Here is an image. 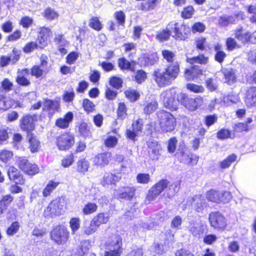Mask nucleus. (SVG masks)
Instances as JSON below:
<instances>
[{"instance_id":"5fc2aeb1","label":"nucleus","mask_w":256,"mask_h":256,"mask_svg":"<svg viewBox=\"0 0 256 256\" xmlns=\"http://www.w3.org/2000/svg\"><path fill=\"white\" fill-rule=\"evenodd\" d=\"M170 35V30L168 28H166L158 32L156 35V38L161 41L166 40L169 38Z\"/></svg>"},{"instance_id":"680f3d73","label":"nucleus","mask_w":256,"mask_h":256,"mask_svg":"<svg viewBox=\"0 0 256 256\" xmlns=\"http://www.w3.org/2000/svg\"><path fill=\"white\" fill-rule=\"evenodd\" d=\"M12 156V152L4 150L0 153V160L3 162H6L10 160Z\"/></svg>"},{"instance_id":"a878e982","label":"nucleus","mask_w":256,"mask_h":256,"mask_svg":"<svg viewBox=\"0 0 256 256\" xmlns=\"http://www.w3.org/2000/svg\"><path fill=\"white\" fill-rule=\"evenodd\" d=\"M189 232L196 237H199L203 234V226L196 222H190L188 226Z\"/></svg>"},{"instance_id":"c756f323","label":"nucleus","mask_w":256,"mask_h":256,"mask_svg":"<svg viewBox=\"0 0 256 256\" xmlns=\"http://www.w3.org/2000/svg\"><path fill=\"white\" fill-rule=\"evenodd\" d=\"M98 226L92 220L90 222H86L83 226L84 232L87 235H90L96 232Z\"/></svg>"},{"instance_id":"412c9836","label":"nucleus","mask_w":256,"mask_h":256,"mask_svg":"<svg viewBox=\"0 0 256 256\" xmlns=\"http://www.w3.org/2000/svg\"><path fill=\"white\" fill-rule=\"evenodd\" d=\"M242 18V14L239 13L234 16L228 15L222 16L219 18L218 24L221 26H227L230 24L236 23V18Z\"/></svg>"},{"instance_id":"6e6552de","label":"nucleus","mask_w":256,"mask_h":256,"mask_svg":"<svg viewBox=\"0 0 256 256\" xmlns=\"http://www.w3.org/2000/svg\"><path fill=\"white\" fill-rule=\"evenodd\" d=\"M74 136L70 132H64L57 138L56 144L60 150L70 148L74 143Z\"/></svg>"},{"instance_id":"a18cd8bd","label":"nucleus","mask_w":256,"mask_h":256,"mask_svg":"<svg viewBox=\"0 0 256 256\" xmlns=\"http://www.w3.org/2000/svg\"><path fill=\"white\" fill-rule=\"evenodd\" d=\"M236 156L234 154L229 156L226 160L220 162V168H228L230 164L236 160Z\"/></svg>"},{"instance_id":"4d7b16f0","label":"nucleus","mask_w":256,"mask_h":256,"mask_svg":"<svg viewBox=\"0 0 256 256\" xmlns=\"http://www.w3.org/2000/svg\"><path fill=\"white\" fill-rule=\"evenodd\" d=\"M89 26L92 28L96 30H100L102 28L100 22L98 18L96 17H93L90 20Z\"/></svg>"},{"instance_id":"6e6d98bb","label":"nucleus","mask_w":256,"mask_h":256,"mask_svg":"<svg viewBox=\"0 0 256 256\" xmlns=\"http://www.w3.org/2000/svg\"><path fill=\"white\" fill-rule=\"evenodd\" d=\"M110 84L114 88L118 89L122 86V80L120 78L112 76L110 79Z\"/></svg>"},{"instance_id":"6ab92c4d","label":"nucleus","mask_w":256,"mask_h":256,"mask_svg":"<svg viewBox=\"0 0 256 256\" xmlns=\"http://www.w3.org/2000/svg\"><path fill=\"white\" fill-rule=\"evenodd\" d=\"M244 101L248 107L256 106V88L252 86L248 88L244 97Z\"/></svg>"},{"instance_id":"09e8293b","label":"nucleus","mask_w":256,"mask_h":256,"mask_svg":"<svg viewBox=\"0 0 256 256\" xmlns=\"http://www.w3.org/2000/svg\"><path fill=\"white\" fill-rule=\"evenodd\" d=\"M45 72L44 68L40 66L35 65L31 69V74L38 78L42 76Z\"/></svg>"},{"instance_id":"2eb2a0df","label":"nucleus","mask_w":256,"mask_h":256,"mask_svg":"<svg viewBox=\"0 0 256 256\" xmlns=\"http://www.w3.org/2000/svg\"><path fill=\"white\" fill-rule=\"evenodd\" d=\"M191 204L196 212H201L208 206L205 199L201 195H196L192 198Z\"/></svg>"},{"instance_id":"7ed1b4c3","label":"nucleus","mask_w":256,"mask_h":256,"mask_svg":"<svg viewBox=\"0 0 256 256\" xmlns=\"http://www.w3.org/2000/svg\"><path fill=\"white\" fill-rule=\"evenodd\" d=\"M156 115L162 132H170L174 129L176 122L172 114L164 110H160Z\"/></svg>"},{"instance_id":"69168bd1","label":"nucleus","mask_w":256,"mask_h":256,"mask_svg":"<svg viewBox=\"0 0 256 256\" xmlns=\"http://www.w3.org/2000/svg\"><path fill=\"white\" fill-rule=\"evenodd\" d=\"M74 162V156L72 154L66 156L62 160V165L65 168L68 167L72 164Z\"/></svg>"},{"instance_id":"72a5a7b5","label":"nucleus","mask_w":256,"mask_h":256,"mask_svg":"<svg viewBox=\"0 0 256 256\" xmlns=\"http://www.w3.org/2000/svg\"><path fill=\"white\" fill-rule=\"evenodd\" d=\"M158 107V102L154 100L146 104L144 112L146 114H150L154 112Z\"/></svg>"},{"instance_id":"de8ad7c7","label":"nucleus","mask_w":256,"mask_h":256,"mask_svg":"<svg viewBox=\"0 0 256 256\" xmlns=\"http://www.w3.org/2000/svg\"><path fill=\"white\" fill-rule=\"evenodd\" d=\"M118 118L123 120L127 116L126 108L124 103L121 102L118 104L117 110Z\"/></svg>"},{"instance_id":"c85d7f7f","label":"nucleus","mask_w":256,"mask_h":256,"mask_svg":"<svg viewBox=\"0 0 256 256\" xmlns=\"http://www.w3.org/2000/svg\"><path fill=\"white\" fill-rule=\"evenodd\" d=\"M90 168V163L84 158H80L76 162V170L78 172L84 174Z\"/></svg>"},{"instance_id":"ddd939ff","label":"nucleus","mask_w":256,"mask_h":256,"mask_svg":"<svg viewBox=\"0 0 256 256\" xmlns=\"http://www.w3.org/2000/svg\"><path fill=\"white\" fill-rule=\"evenodd\" d=\"M20 126L22 130L27 132V136L28 135L34 128L33 117L30 115L24 116L20 120Z\"/></svg>"},{"instance_id":"9b49d317","label":"nucleus","mask_w":256,"mask_h":256,"mask_svg":"<svg viewBox=\"0 0 256 256\" xmlns=\"http://www.w3.org/2000/svg\"><path fill=\"white\" fill-rule=\"evenodd\" d=\"M169 182L166 180H162L149 190L147 198L149 200L155 199L168 187Z\"/></svg>"},{"instance_id":"bb28decb","label":"nucleus","mask_w":256,"mask_h":256,"mask_svg":"<svg viewBox=\"0 0 256 256\" xmlns=\"http://www.w3.org/2000/svg\"><path fill=\"white\" fill-rule=\"evenodd\" d=\"M186 62L193 65L195 64H206L208 63V57L202 54L196 56L187 58Z\"/></svg>"},{"instance_id":"7c9ffc66","label":"nucleus","mask_w":256,"mask_h":256,"mask_svg":"<svg viewBox=\"0 0 256 256\" xmlns=\"http://www.w3.org/2000/svg\"><path fill=\"white\" fill-rule=\"evenodd\" d=\"M158 57L156 53H152L151 54L144 55L142 58V62L144 66H152L158 60Z\"/></svg>"},{"instance_id":"603ef678","label":"nucleus","mask_w":256,"mask_h":256,"mask_svg":"<svg viewBox=\"0 0 256 256\" xmlns=\"http://www.w3.org/2000/svg\"><path fill=\"white\" fill-rule=\"evenodd\" d=\"M178 142V140L176 137L171 138L168 142V151L170 153H173L174 152L176 144Z\"/></svg>"},{"instance_id":"79ce46f5","label":"nucleus","mask_w":256,"mask_h":256,"mask_svg":"<svg viewBox=\"0 0 256 256\" xmlns=\"http://www.w3.org/2000/svg\"><path fill=\"white\" fill-rule=\"evenodd\" d=\"M156 0H148L145 3H142L140 9L142 10H150L154 8Z\"/></svg>"},{"instance_id":"338daca9","label":"nucleus","mask_w":256,"mask_h":256,"mask_svg":"<svg viewBox=\"0 0 256 256\" xmlns=\"http://www.w3.org/2000/svg\"><path fill=\"white\" fill-rule=\"evenodd\" d=\"M28 172H26L25 173L30 175H34L38 174L39 172V168L37 165L31 163L28 164Z\"/></svg>"},{"instance_id":"39448f33","label":"nucleus","mask_w":256,"mask_h":256,"mask_svg":"<svg viewBox=\"0 0 256 256\" xmlns=\"http://www.w3.org/2000/svg\"><path fill=\"white\" fill-rule=\"evenodd\" d=\"M68 236L69 232L64 226H57L50 232L51 239L58 244L66 243Z\"/></svg>"},{"instance_id":"a211bd4d","label":"nucleus","mask_w":256,"mask_h":256,"mask_svg":"<svg viewBox=\"0 0 256 256\" xmlns=\"http://www.w3.org/2000/svg\"><path fill=\"white\" fill-rule=\"evenodd\" d=\"M174 32L176 39L184 40L187 38L189 28L185 24L179 25L178 23L174 24Z\"/></svg>"},{"instance_id":"c9c22d12","label":"nucleus","mask_w":256,"mask_h":256,"mask_svg":"<svg viewBox=\"0 0 256 256\" xmlns=\"http://www.w3.org/2000/svg\"><path fill=\"white\" fill-rule=\"evenodd\" d=\"M92 220L99 227L101 224H106L108 221L109 215L107 213H100L94 216Z\"/></svg>"},{"instance_id":"f03ea898","label":"nucleus","mask_w":256,"mask_h":256,"mask_svg":"<svg viewBox=\"0 0 256 256\" xmlns=\"http://www.w3.org/2000/svg\"><path fill=\"white\" fill-rule=\"evenodd\" d=\"M176 95L174 89H169L163 92L160 95V100L162 102L164 106L173 111L176 110L178 108L180 102V96L176 99Z\"/></svg>"},{"instance_id":"49530a36","label":"nucleus","mask_w":256,"mask_h":256,"mask_svg":"<svg viewBox=\"0 0 256 256\" xmlns=\"http://www.w3.org/2000/svg\"><path fill=\"white\" fill-rule=\"evenodd\" d=\"M136 180L138 183L146 184L150 182V178L148 174L140 173L136 176Z\"/></svg>"},{"instance_id":"f704fd0d","label":"nucleus","mask_w":256,"mask_h":256,"mask_svg":"<svg viewBox=\"0 0 256 256\" xmlns=\"http://www.w3.org/2000/svg\"><path fill=\"white\" fill-rule=\"evenodd\" d=\"M194 44L196 48L200 50H206L207 48H209L206 40L204 37L198 38L195 40Z\"/></svg>"},{"instance_id":"dca6fc26","label":"nucleus","mask_w":256,"mask_h":256,"mask_svg":"<svg viewBox=\"0 0 256 256\" xmlns=\"http://www.w3.org/2000/svg\"><path fill=\"white\" fill-rule=\"evenodd\" d=\"M111 153L106 152L97 154L94 158L93 162L95 165L102 168L108 164L109 162L111 160Z\"/></svg>"},{"instance_id":"ea45409f","label":"nucleus","mask_w":256,"mask_h":256,"mask_svg":"<svg viewBox=\"0 0 256 256\" xmlns=\"http://www.w3.org/2000/svg\"><path fill=\"white\" fill-rule=\"evenodd\" d=\"M97 208L98 206L96 204L88 202L84 205L82 208V212L86 215L90 214L96 212Z\"/></svg>"},{"instance_id":"13d9d810","label":"nucleus","mask_w":256,"mask_h":256,"mask_svg":"<svg viewBox=\"0 0 256 256\" xmlns=\"http://www.w3.org/2000/svg\"><path fill=\"white\" fill-rule=\"evenodd\" d=\"M20 225L18 222H14L12 224L10 227L7 230V234L10 236H12L16 234L18 230Z\"/></svg>"},{"instance_id":"f8f14e48","label":"nucleus","mask_w":256,"mask_h":256,"mask_svg":"<svg viewBox=\"0 0 256 256\" xmlns=\"http://www.w3.org/2000/svg\"><path fill=\"white\" fill-rule=\"evenodd\" d=\"M136 189L134 186H124L118 189V196L119 198L131 200L135 195Z\"/></svg>"},{"instance_id":"1a4fd4ad","label":"nucleus","mask_w":256,"mask_h":256,"mask_svg":"<svg viewBox=\"0 0 256 256\" xmlns=\"http://www.w3.org/2000/svg\"><path fill=\"white\" fill-rule=\"evenodd\" d=\"M208 220L210 226L216 229L222 230L227 226L226 218L218 212H210Z\"/></svg>"},{"instance_id":"cd10ccee","label":"nucleus","mask_w":256,"mask_h":256,"mask_svg":"<svg viewBox=\"0 0 256 256\" xmlns=\"http://www.w3.org/2000/svg\"><path fill=\"white\" fill-rule=\"evenodd\" d=\"M30 143V148L32 152H36L40 146V142L32 133H28L27 136Z\"/></svg>"},{"instance_id":"4c0bfd02","label":"nucleus","mask_w":256,"mask_h":256,"mask_svg":"<svg viewBox=\"0 0 256 256\" xmlns=\"http://www.w3.org/2000/svg\"><path fill=\"white\" fill-rule=\"evenodd\" d=\"M58 184V182H54L52 180L50 181L43 190V196L44 197L48 196L57 187Z\"/></svg>"},{"instance_id":"423d86ee","label":"nucleus","mask_w":256,"mask_h":256,"mask_svg":"<svg viewBox=\"0 0 256 256\" xmlns=\"http://www.w3.org/2000/svg\"><path fill=\"white\" fill-rule=\"evenodd\" d=\"M180 102L186 108L191 111L196 110L198 107L200 106L203 103V99L201 97L195 98H190L184 94H180Z\"/></svg>"},{"instance_id":"393cba45","label":"nucleus","mask_w":256,"mask_h":256,"mask_svg":"<svg viewBox=\"0 0 256 256\" xmlns=\"http://www.w3.org/2000/svg\"><path fill=\"white\" fill-rule=\"evenodd\" d=\"M222 73L224 76V82L228 84H232L236 80L235 70L230 68H225L222 70Z\"/></svg>"},{"instance_id":"864d4df0","label":"nucleus","mask_w":256,"mask_h":256,"mask_svg":"<svg viewBox=\"0 0 256 256\" xmlns=\"http://www.w3.org/2000/svg\"><path fill=\"white\" fill-rule=\"evenodd\" d=\"M114 16L120 25L122 26H124L125 23L126 15L122 11L120 10L116 12L114 14Z\"/></svg>"},{"instance_id":"f3484780","label":"nucleus","mask_w":256,"mask_h":256,"mask_svg":"<svg viewBox=\"0 0 256 256\" xmlns=\"http://www.w3.org/2000/svg\"><path fill=\"white\" fill-rule=\"evenodd\" d=\"M60 107V103L58 100L44 98L42 101V110L44 111L54 113L58 111Z\"/></svg>"},{"instance_id":"3c124183","label":"nucleus","mask_w":256,"mask_h":256,"mask_svg":"<svg viewBox=\"0 0 256 256\" xmlns=\"http://www.w3.org/2000/svg\"><path fill=\"white\" fill-rule=\"evenodd\" d=\"M118 65L122 70H133L131 68L130 62L124 58L118 59Z\"/></svg>"},{"instance_id":"052dcab7","label":"nucleus","mask_w":256,"mask_h":256,"mask_svg":"<svg viewBox=\"0 0 256 256\" xmlns=\"http://www.w3.org/2000/svg\"><path fill=\"white\" fill-rule=\"evenodd\" d=\"M80 218H72L70 222V226L72 230V232L74 234L76 231L78 230L80 228Z\"/></svg>"},{"instance_id":"8fccbe9b","label":"nucleus","mask_w":256,"mask_h":256,"mask_svg":"<svg viewBox=\"0 0 256 256\" xmlns=\"http://www.w3.org/2000/svg\"><path fill=\"white\" fill-rule=\"evenodd\" d=\"M186 88L191 92L196 93H201L204 92V88L200 85H198L194 84L189 83L186 84Z\"/></svg>"},{"instance_id":"f257e3e1","label":"nucleus","mask_w":256,"mask_h":256,"mask_svg":"<svg viewBox=\"0 0 256 256\" xmlns=\"http://www.w3.org/2000/svg\"><path fill=\"white\" fill-rule=\"evenodd\" d=\"M180 72L179 64L174 62L170 64L164 70H157L154 72V80L160 86L170 84Z\"/></svg>"},{"instance_id":"b1692460","label":"nucleus","mask_w":256,"mask_h":256,"mask_svg":"<svg viewBox=\"0 0 256 256\" xmlns=\"http://www.w3.org/2000/svg\"><path fill=\"white\" fill-rule=\"evenodd\" d=\"M202 74V70L197 65H194L190 69L186 70L184 77L188 80H194L199 75Z\"/></svg>"},{"instance_id":"e2e57ef3","label":"nucleus","mask_w":256,"mask_h":256,"mask_svg":"<svg viewBox=\"0 0 256 256\" xmlns=\"http://www.w3.org/2000/svg\"><path fill=\"white\" fill-rule=\"evenodd\" d=\"M230 132L226 129H221L217 134L218 139L224 140L230 138Z\"/></svg>"},{"instance_id":"c03bdc74","label":"nucleus","mask_w":256,"mask_h":256,"mask_svg":"<svg viewBox=\"0 0 256 256\" xmlns=\"http://www.w3.org/2000/svg\"><path fill=\"white\" fill-rule=\"evenodd\" d=\"M218 120V116L216 114H210L204 116V122L208 127L214 124Z\"/></svg>"},{"instance_id":"5701e85b","label":"nucleus","mask_w":256,"mask_h":256,"mask_svg":"<svg viewBox=\"0 0 256 256\" xmlns=\"http://www.w3.org/2000/svg\"><path fill=\"white\" fill-rule=\"evenodd\" d=\"M30 70L28 68H24L22 70H18V75L16 78V82L22 86H28L30 84V81L25 76L28 75Z\"/></svg>"},{"instance_id":"0eeeda50","label":"nucleus","mask_w":256,"mask_h":256,"mask_svg":"<svg viewBox=\"0 0 256 256\" xmlns=\"http://www.w3.org/2000/svg\"><path fill=\"white\" fill-rule=\"evenodd\" d=\"M64 212L63 206L60 200L52 201L44 212V217H54L61 215Z\"/></svg>"},{"instance_id":"aec40b11","label":"nucleus","mask_w":256,"mask_h":256,"mask_svg":"<svg viewBox=\"0 0 256 256\" xmlns=\"http://www.w3.org/2000/svg\"><path fill=\"white\" fill-rule=\"evenodd\" d=\"M121 177L122 176L120 173H118L116 174L109 172L106 173L104 176L102 180H101V184L104 186L109 184H114L116 182L120 180Z\"/></svg>"},{"instance_id":"58836bf2","label":"nucleus","mask_w":256,"mask_h":256,"mask_svg":"<svg viewBox=\"0 0 256 256\" xmlns=\"http://www.w3.org/2000/svg\"><path fill=\"white\" fill-rule=\"evenodd\" d=\"M220 193L218 191L210 190L208 192L206 198L209 201L214 202H219L220 198Z\"/></svg>"},{"instance_id":"2f4dec72","label":"nucleus","mask_w":256,"mask_h":256,"mask_svg":"<svg viewBox=\"0 0 256 256\" xmlns=\"http://www.w3.org/2000/svg\"><path fill=\"white\" fill-rule=\"evenodd\" d=\"M249 36V32H242V28L241 26L235 30V37L238 40L241 41L243 43L248 42L250 40Z\"/></svg>"},{"instance_id":"4be33fe9","label":"nucleus","mask_w":256,"mask_h":256,"mask_svg":"<svg viewBox=\"0 0 256 256\" xmlns=\"http://www.w3.org/2000/svg\"><path fill=\"white\" fill-rule=\"evenodd\" d=\"M73 120V114L71 112H68L64 118H60L56 122V126L60 128H66L68 127L70 123Z\"/></svg>"},{"instance_id":"774afa93","label":"nucleus","mask_w":256,"mask_h":256,"mask_svg":"<svg viewBox=\"0 0 256 256\" xmlns=\"http://www.w3.org/2000/svg\"><path fill=\"white\" fill-rule=\"evenodd\" d=\"M54 41L59 46H65L68 43L67 41L64 38V35L62 34H56Z\"/></svg>"},{"instance_id":"37998d69","label":"nucleus","mask_w":256,"mask_h":256,"mask_svg":"<svg viewBox=\"0 0 256 256\" xmlns=\"http://www.w3.org/2000/svg\"><path fill=\"white\" fill-rule=\"evenodd\" d=\"M79 132L84 137L89 136L91 134L90 126L84 122H82L80 125Z\"/></svg>"},{"instance_id":"0e129e2a","label":"nucleus","mask_w":256,"mask_h":256,"mask_svg":"<svg viewBox=\"0 0 256 256\" xmlns=\"http://www.w3.org/2000/svg\"><path fill=\"white\" fill-rule=\"evenodd\" d=\"M82 106L84 110L88 112H92L94 107V103L88 99H84V100Z\"/></svg>"},{"instance_id":"473e14b6","label":"nucleus","mask_w":256,"mask_h":256,"mask_svg":"<svg viewBox=\"0 0 256 256\" xmlns=\"http://www.w3.org/2000/svg\"><path fill=\"white\" fill-rule=\"evenodd\" d=\"M180 188V182L176 181L170 186L168 189L166 190V194L169 198L173 197L176 192H178Z\"/></svg>"},{"instance_id":"9d476101","label":"nucleus","mask_w":256,"mask_h":256,"mask_svg":"<svg viewBox=\"0 0 256 256\" xmlns=\"http://www.w3.org/2000/svg\"><path fill=\"white\" fill-rule=\"evenodd\" d=\"M176 155L180 162L184 164L191 163L192 165H194L196 164L198 162V158L194 156L195 158H194L190 150L185 146L179 148L176 152Z\"/></svg>"},{"instance_id":"20e7f679","label":"nucleus","mask_w":256,"mask_h":256,"mask_svg":"<svg viewBox=\"0 0 256 256\" xmlns=\"http://www.w3.org/2000/svg\"><path fill=\"white\" fill-rule=\"evenodd\" d=\"M122 238L114 236L106 244L104 256H120L122 252Z\"/></svg>"},{"instance_id":"e433bc0d","label":"nucleus","mask_w":256,"mask_h":256,"mask_svg":"<svg viewBox=\"0 0 256 256\" xmlns=\"http://www.w3.org/2000/svg\"><path fill=\"white\" fill-rule=\"evenodd\" d=\"M124 94L132 102L137 100L140 96L139 92L134 89H128L125 91Z\"/></svg>"},{"instance_id":"4468645a","label":"nucleus","mask_w":256,"mask_h":256,"mask_svg":"<svg viewBox=\"0 0 256 256\" xmlns=\"http://www.w3.org/2000/svg\"><path fill=\"white\" fill-rule=\"evenodd\" d=\"M8 175L10 180L14 181L16 184H24V180L23 175L16 168L10 166L8 170Z\"/></svg>"},{"instance_id":"bf43d9fd","label":"nucleus","mask_w":256,"mask_h":256,"mask_svg":"<svg viewBox=\"0 0 256 256\" xmlns=\"http://www.w3.org/2000/svg\"><path fill=\"white\" fill-rule=\"evenodd\" d=\"M44 16L48 20H54L58 16V14L50 8H47L44 12Z\"/></svg>"},{"instance_id":"a19ab883","label":"nucleus","mask_w":256,"mask_h":256,"mask_svg":"<svg viewBox=\"0 0 256 256\" xmlns=\"http://www.w3.org/2000/svg\"><path fill=\"white\" fill-rule=\"evenodd\" d=\"M18 166L19 168L25 172H28V166L30 162L25 157H20L17 160Z\"/></svg>"}]
</instances>
